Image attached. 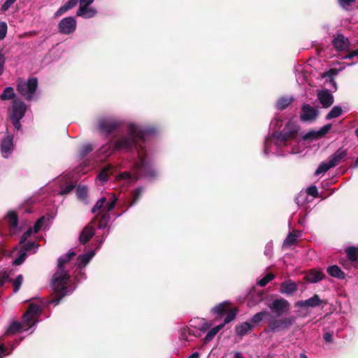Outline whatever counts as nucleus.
<instances>
[{"mask_svg": "<svg viewBox=\"0 0 358 358\" xmlns=\"http://www.w3.org/2000/svg\"><path fill=\"white\" fill-rule=\"evenodd\" d=\"M299 358H308V357L305 354H301Z\"/></svg>", "mask_w": 358, "mask_h": 358, "instance_id": "338daca9", "label": "nucleus"}, {"mask_svg": "<svg viewBox=\"0 0 358 358\" xmlns=\"http://www.w3.org/2000/svg\"><path fill=\"white\" fill-rule=\"evenodd\" d=\"M3 64H4V59H1L0 60V75L3 73Z\"/></svg>", "mask_w": 358, "mask_h": 358, "instance_id": "680f3d73", "label": "nucleus"}, {"mask_svg": "<svg viewBox=\"0 0 358 358\" xmlns=\"http://www.w3.org/2000/svg\"><path fill=\"white\" fill-rule=\"evenodd\" d=\"M270 316V313L268 312V311H261V312H259L256 314H255L251 318H250V323H251L252 324H253V327L262 322L264 317H268Z\"/></svg>", "mask_w": 358, "mask_h": 358, "instance_id": "f704fd0d", "label": "nucleus"}, {"mask_svg": "<svg viewBox=\"0 0 358 358\" xmlns=\"http://www.w3.org/2000/svg\"><path fill=\"white\" fill-rule=\"evenodd\" d=\"M281 120L279 117H274L270 124V127L273 130L277 129L280 126H281Z\"/></svg>", "mask_w": 358, "mask_h": 358, "instance_id": "8fccbe9b", "label": "nucleus"}, {"mask_svg": "<svg viewBox=\"0 0 358 358\" xmlns=\"http://www.w3.org/2000/svg\"><path fill=\"white\" fill-rule=\"evenodd\" d=\"M358 56V50L351 52L350 54L343 57V59H350L353 57Z\"/></svg>", "mask_w": 358, "mask_h": 358, "instance_id": "bf43d9fd", "label": "nucleus"}, {"mask_svg": "<svg viewBox=\"0 0 358 358\" xmlns=\"http://www.w3.org/2000/svg\"><path fill=\"white\" fill-rule=\"evenodd\" d=\"M78 2V0H69L64 5L67 7V9H71L73 8Z\"/></svg>", "mask_w": 358, "mask_h": 358, "instance_id": "6e6d98bb", "label": "nucleus"}, {"mask_svg": "<svg viewBox=\"0 0 358 358\" xmlns=\"http://www.w3.org/2000/svg\"><path fill=\"white\" fill-rule=\"evenodd\" d=\"M15 1L16 0H6L5 3L1 6V9L8 10Z\"/></svg>", "mask_w": 358, "mask_h": 358, "instance_id": "5fc2aeb1", "label": "nucleus"}, {"mask_svg": "<svg viewBox=\"0 0 358 358\" xmlns=\"http://www.w3.org/2000/svg\"><path fill=\"white\" fill-rule=\"evenodd\" d=\"M200 354L198 352H193L190 356L187 358H199Z\"/></svg>", "mask_w": 358, "mask_h": 358, "instance_id": "052dcab7", "label": "nucleus"}, {"mask_svg": "<svg viewBox=\"0 0 358 358\" xmlns=\"http://www.w3.org/2000/svg\"><path fill=\"white\" fill-rule=\"evenodd\" d=\"M234 358H244V357L240 352H236L234 353Z\"/></svg>", "mask_w": 358, "mask_h": 358, "instance_id": "e2e57ef3", "label": "nucleus"}, {"mask_svg": "<svg viewBox=\"0 0 358 358\" xmlns=\"http://www.w3.org/2000/svg\"><path fill=\"white\" fill-rule=\"evenodd\" d=\"M337 73H338L337 70L332 69H330L328 72L323 74L324 78H325V77L329 78V83L330 87L334 90H336L337 86H336V83L335 80L334 79L333 76L336 75Z\"/></svg>", "mask_w": 358, "mask_h": 358, "instance_id": "c9c22d12", "label": "nucleus"}, {"mask_svg": "<svg viewBox=\"0 0 358 358\" xmlns=\"http://www.w3.org/2000/svg\"><path fill=\"white\" fill-rule=\"evenodd\" d=\"M7 24L5 22L0 21V40H3L7 34Z\"/></svg>", "mask_w": 358, "mask_h": 358, "instance_id": "09e8293b", "label": "nucleus"}, {"mask_svg": "<svg viewBox=\"0 0 358 358\" xmlns=\"http://www.w3.org/2000/svg\"><path fill=\"white\" fill-rule=\"evenodd\" d=\"M295 98L293 96H282L277 100L275 103V108L279 110H285L292 104Z\"/></svg>", "mask_w": 358, "mask_h": 358, "instance_id": "a878e982", "label": "nucleus"}, {"mask_svg": "<svg viewBox=\"0 0 358 358\" xmlns=\"http://www.w3.org/2000/svg\"><path fill=\"white\" fill-rule=\"evenodd\" d=\"M271 248H272V246H271V244H267L266 245V250L265 252L266 255H268V252L271 249Z\"/></svg>", "mask_w": 358, "mask_h": 358, "instance_id": "0e129e2a", "label": "nucleus"}, {"mask_svg": "<svg viewBox=\"0 0 358 358\" xmlns=\"http://www.w3.org/2000/svg\"><path fill=\"white\" fill-rule=\"evenodd\" d=\"M229 302L224 301L211 308V313L222 316L228 309Z\"/></svg>", "mask_w": 358, "mask_h": 358, "instance_id": "72a5a7b5", "label": "nucleus"}, {"mask_svg": "<svg viewBox=\"0 0 358 358\" xmlns=\"http://www.w3.org/2000/svg\"><path fill=\"white\" fill-rule=\"evenodd\" d=\"M324 278V274L321 271L310 270L305 275V280L310 283H316Z\"/></svg>", "mask_w": 358, "mask_h": 358, "instance_id": "b1692460", "label": "nucleus"}, {"mask_svg": "<svg viewBox=\"0 0 358 358\" xmlns=\"http://www.w3.org/2000/svg\"><path fill=\"white\" fill-rule=\"evenodd\" d=\"M45 305L42 299H35L29 303L28 310L24 313L22 321L14 322L8 327L6 334H13L19 331L31 329L38 322V317Z\"/></svg>", "mask_w": 358, "mask_h": 358, "instance_id": "20e7f679", "label": "nucleus"}, {"mask_svg": "<svg viewBox=\"0 0 358 358\" xmlns=\"http://www.w3.org/2000/svg\"><path fill=\"white\" fill-rule=\"evenodd\" d=\"M90 170V168L87 167L85 163L81 164L74 171L73 173L67 174L61 176L58 178L59 182V194H66L75 187V184L78 178V176L76 175L85 174Z\"/></svg>", "mask_w": 358, "mask_h": 358, "instance_id": "0eeeda50", "label": "nucleus"}, {"mask_svg": "<svg viewBox=\"0 0 358 358\" xmlns=\"http://www.w3.org/2000/svg\"><path fill=\"white\" fill-rule=\"evenodd\" d=\"M22 282H23V276L22 275H18L16 278L13 281V292H17L22 284Z\"/></svg>", "mask_w": 358, "mask_h": 358, "instance_id": "37998d69", "label": "nucleus"}, {"mask_svg": "<svg viewBox=\"0 0 358 358\" xmlns=\"http://www.w3.org/2000/svg\"><path fill=\"white\" fill-rule=\"evenodd\" d=\"M45 222V217H41L37 222L35 223L33 228H29L22 236L20 238V243L22 245V250L24 252H29L34 253L36 252L38 245L36 243L35 241L29 240L31 236L34 234H36L43 227Z\"/></svg>", "mask_w": 358, "mask_h": 358, "instance_id": "6e6552de", "label": "nucleus"}, {"mask_svg": "<svg viewBox=\"0 0 358 358\" xmlns=\"http://www.w3.org/2000/svg\"><path fill=\"white\" fill-rule=\"evenodd\" d=\"M319 111L310 104H303L301 107L300 119L303 122H311L315 121L318 116Z\"/></svg>", "mask_w": 358, "mask_h": 358, "instance_id": "f3484780", "label": "nucleus"}, {"mask_svg": "<svg viewBox=\"0 0 358 358\" xmlns=\"http://www.w3.org/2000/svg\"><path fill=\"white\" fill-rule=\"evenodd\" d=\"M93 150V145L90 143L84 144L80 149L78 157L80 159L85 157L90 152Z\"/></svg>", "mask_w": 358, "mask_h": 358, "instance_id": "58836bf2", "label": "nucleus"}, {"mask_svg": "<svg viewBox=\"0 0 358 358\" xmlns=\"http://www.w3.org/2000/svg\"><path fill=\"white\" fill-rule=\"evenodd\" d=\"M18 93L27 101L36 99L37 97L38 80L36 78H29L27 80L19 78L16 85Z\"/></svg>", "mask_w": 358, "mask_h": 358, "instance_id": "1a4fd4ad", "label": "nucleus"}, {"mask_svg": "<svg viewBox=\"0 0 358 358\" xmlns=\"http://www.w3.org/2000/svg\"><path fill=\"white\" fill-rule=\"evenodd\" d=\"M238 310L236 308L230 310L224 318V323L215 327H213V321L204 318H194L192 322V325L202 332H206V334L203 338V341L205 343H208L215 338L226 324L229 323L235 319Z\"/></svg>", "mask_w": 358, "mask_h": 358, "instance_id": "39448f33", "label": "nucleus"}, {"mask_svg": "<svg viewBox=\"0 0 358 358\" xmlns=\"http://www.w3.org/2000/svg\"><path fill=\"white\" fill-rule=\"evenodd\" d=\"M76 195L80 200L85 201L87 196V188L85 185H78L76 189Z\"/></svg>", "mask_w": 358, "mask_h": 358, "instance_id": "a19ab883", "label": "nucleus"}, {"mask_svg": "<svg viewBox=\"0 0 358 358\" xmlns=\"http://www.w3.org/2000/svg\"><path fill=\"white\" fill-rule=\"evenodd\" d=\"M94 0H79V6H90Z\"/></svg>", "mask_w": 358, "mask_h": 358, "instance_id": "13d9d810", "label": "nucleus"}, {"mask_svg": "<svg viewBox=\"0 0 358 358\" xmlns=\"http://www.w3.org/2000/svg\"><path fill=\"white\" fill-rule=\"evenodd\" d=\"M327 271L329 275L338 279H344L345 277V274L336 265L329 266Z\"/></svg>", "mask_w": 358, "mask_h": 358, "instance_id": "473e14b6", "label": "nucleus"}, {"mask_svg": "<svg viewBox=\"0 0 358 358\" xmlns=\"http://www.w3.org/2000/svg\"><path fill=\"white\" fill-rule=\"evenodd\" d=\"M332 44L336 50L343 51L348 48L349 41L343 34H338L334 38Z\"/></svg>", "mask_w": 358, "mask_h": 358, "instance_id": "5701e85b", "label": "nucleus"}, {"mask_svg": "<svg viewBox=\"0 0 358 358\" xmlns=\"http://www.w3.org/2000/svg\"><path fill=\"white\" fill-rule=\"evenodd\" d=\"M94 235V229L92 226L85 227L82 231L79 241L83 244L86 243Z\"/></svg>", "mask_w": 358, "mask_h": 358, "instance_id": "c756f323", "label": "nucleus"}, {"mask_svg": "<svg viewBox=\"0 0 358 358\" xmlns=\"http://www.w3.org/2000/svg\"><path fill=\"white\" fill-rule=\"evenodd\" d=\"M97 129L103 134L109 135L115 131L124 130V133L119 135L113 145H103L99 151L101 157L106 158L115 151L136 152V159L131 164V172L124 171L116 176V180L122 185L129 186L134 184L141 177L154 179L158 171L153 166L152 154L147 148L144 141L145 134H153V127L126 122L115 117H103L97 121Z\"/></svg>", "mask_w": 358, "mask_h": 358, "instance_id": "f257e3e1", "label": "nucleus"}, {"mask_svg": "<svg viewBox=\"0 0 358 358\" xmlns=\"http://www.w3.org/2000/svg\"><path fill=\"white\" fill-rule=\"evenodd\" d=\"M76 26L77 22L73 17H66L59 22L58 31L62 34L69 35L76 31Z\"/></svg>", "mask_w": 358, "mask_h": 358, "instance_id": "dca6fc26", "label": "nucleus"}, {"mask_svg": "<svg viewBox=\"0 0 358 358\" xmlns=\"http://www.w3.org/2000/svg\"><path fill=\"white\" fill-rule=\"evenodd\" d=\"M296 238L297 236L295 234V233H289L283 242L284 246H290L293 245L296 242Z\"/></svg>", "mask_w": 358, "mask_h": 358, "instance_id": "79ce46f5", "label": "nucleus"}, {"mask_svg": "<svg viewBox=\"0 0 358 358\" xmlns=\"http://www.w3.org/2000/svg\"><path fill=\"white\" fill-rule=\"evenodd\" d=\"M27 257V252L23 251V250H21L19 253V255L17 256V257H16L13 261V264L14 265H20L22 264L25 259Z\"/></svg>", "mask_w": 358, "mask_h": 358, "instance_id": "c03bdc74", "label": "nucleus"}, {"mask_svg": "<svg viewBox=\"0 0 358 358\" xmlns=\"http://www.w3.org/2000/svg\"><path fill=\"white\" fill-rule=\"evenodd\" d=\"M324 340L327 343H331L333 341V334L330 332H326L324 334Z\"/></svg>", "mask_w": 358, "mask_h": 358, "instance_id": "4d7b16f0", "label": "nucleus"}, {"mask_svg": "<svg viewBox=\"0 0 358 358\" xmlns=\"http://www.w3.org/2000/svg\"><path fill=\"white\" fill-rule=\"evenodd\" d=\"M75 255V252L69 251L59 258L56 271L52 276V285L55 293L60 296L52 299L50 303L57 305L64 296L74 290L76 287L72 283L71 278L72 271L70 268H71V259Z\"/></svg>", "mask_w": 358, "mask_h": 358, "instance_id": "7ed1b4c3", "label": "nucleus"}, {"mask_svg": "<svg viewBox=\"0 0 358 358\" xmlns=\"http://www.w3.org/2000/svg\"><path fill=\"white\" fill-rule=\"evenodd\" d=\"M306 192L308 194L313 196V197H317L318 194L317 189L315 185L310 186L308 188H307Z\"/></svg>", "mask_w": 358, "mask_h": 358, "instance_id": "603ef678", "label": "nucleus"}, {"mask_svg": "<svg viewBox=\"0 0 358 358\" xmlns=\"http://www.w3.org/2000/svg\"><path fill=\"white\" fill-rule=\"evenodd\" d=\"M343 113V110L341 107L336 106L333 107L331 111L327 115L326 120H331L333 118H336L341 115Z\"/></svg>", "mask_w": 358, "mask_h": 358, "instance_id": "ea45409f", "label": "nucleus"}, {"mask_svg": "<svg viewBox=\"0 0 358 358\" xmlns=\"http://www.w3.org/2000/svg\"><path fill=\"white\" fill-rule=\"evenodd\" d=\"M355 134L358 137V128L355 130Z\"/></svg>", "mask_w": 358, "mask_h": 358, "instance_id": "774afa93", "label": "nucleus"}, {"mask_svg": "<svg viewBox=\"0 0 358 358\" xmlns=\"http://www.w3.org/2000/svg\"><path fill=\"white\" fill-rule=\"evenodd\" d=\"M355 168H358V157L356 159L355 164H354Z\"/></svg>", "mask_w": 358, "mask_h": 358, "instance_id": "69168bd1", "label": "nucleus"}, {"mask_svg": "<svg viewBox=\"0 0 358 358\" xmlns=\"http://www.w3.org/2000/svg\"><path fill=\"white\" fill-rule=\"evenodd\" d=\"M194 319L190 321V327L195 329L196 331H194V329H191L190 327L187 326L182 327L180 330V338L181 340H183L185 341H190L189 337L194 336V337H199L201 336V334L203 332L201 331L197 328L193 327L192 325V322Z\"/></svg>", "mask_w": 358, "mask_h": 358, "instance_id": "6ab92c4d", "label": "nucleus"}, {"mask_svg": "<svg viewBox=\"0 0 358 358\" xmlns=\"http://www.w3.org/2000/svg\"><path fill=\"white\" fill-rule=\"evenodd\" d=\"M8 279V274L4 270H0V287Z\"/></svg>", "mask_w": 358, "mask_h": 358, "instance_id": "3c124183", "label": "nucleus"}, {"mask_svg": "<svg viewBox=\"0 0 358 358\" xmlns=\"http://www.w3.org/2000/svg\"><path fill=\"white\" fill-rule=\"evenodd\" d=\"M69 10V9H67V7L64 4L55 13V17H58L61 16L62 15H63L64 13H65L66 12H67Z\"/></svg>", "mask_w": 358, "mask_h": 358, "instance_id": "864d4df0", "label": "nucleus"}, {"mask_svg": "<svg viewBox=\"0 0 358 358\" xmlns=\"http://www.w3.org/2000/svg\"><path fill=\"white\" fill-rule=\"evenodd\" d=\"M116 167L113 165H108L104 167L101 171L99 173L97 178L102 182H106L109 175L113 174L115 171Z\"/></svg>", "mask_w": 358, "mask_h": 358, "instance_id": "2f4dec72", "label": "nucleus"}, {"mask_svg": "<svg viewBox=\"0 0 358 358\" xmlns=\"http://www.w3.org/2000/svg\"><path fill=\"white\" fill-rule=\"evenodd\" d=\"M270 310L276 315L280 317L289 313L290 310V304L287 300L280 298L274 299L269 305Z\"/></svg>", "mask_w": 358, "mask_h": 358, "instance_id": "4468645a", "label": "nucleus"}, {"mask_svg": "<svg viewBox=\"0 0 358 358\" xmlns=\"http://www.w3.org/2000/svg\"><path fill=\"white\" fill-rule=\"evenodd\" d=\"M8 228L10 235L16 234L18 231L17 217L13 211L8 213L4 220L0 223V235H7L6 229Z\"/></svg>", "mask_w": 358, "mask_h": 358, "instance_id": "ddd939ff", "label": "nucleus"}, {"mask_svg": "<svg viewBox=\"0 0 358 358\" xmlns=\"http://www.w3.org/2000/svg\"><path fill=\"white\" fill-rule=\"evenodd\" d=\"M297 285L294 282L287 280L282 282L280 292L285 294H292L296 292Z\"/></svg>", "mask_w": 358, "mask_h": 358, "instance_id": "cd10ccee", "label": "nucleus"}, {"mask_svg": "<svg viewBox=\"0 0 358 358\" xmlns=\"http://www.w3.org/2000/svg\"><path fill=\"white\" fill-rule=\"evenodd\" d=\"M117 201V197L115 194H112L108 200L106 197H101L94 206L92 211L93 213H97L99 229H104L108 226L110 220L109 213L114 208Z\"/></svg>", "mask_w": 358, "mask_h": 358, "instance_id": "423d86ee", "label": "nucleus"}, {"mask_svg": "<svg viewBox=\"0 0 358 358\" xmlns=\"http://www.w3.org/2000/svg\"><path fill=\"white\" fill-rule=\"evenodd\" d=\"M274 278V275L272 273L266 274L264 278L260 279L258 282V285L261 287H264L267 285L271 280Z\"/></svg>", "mask_w": 358, "mask_h": 358, "instance_id": "a18cd8bd", "label": "nucleus"}, {"mask_svg": "<svg viewBox=\"0 0 358 358\" xmlns=\"http://www.w3.org/2000/svg\"><path fill=\"white\" fill-rule=\"evenodd\" d=\"M299 127L293 122H288L280 131H273L271 135L266 137L263 153L265 156L276 155L284 157L297 152Z\"/></svg>", "mask_w": 358, "mask_h": 358, "instance_id": "f03ea898", "label": "nucleus"}, {"mask_svg": "<svg viewBox=\"0 0 358 358\" xmlns=\"http://www.w3.org/2000/svg\"><path fill=\"white\" fill-rule=\"evenodd\" d=\"M97 13V10L90 6H79L76 12V15L85 19L92 18Z\"/></svg>", "mask_w": 358, "mask_h": 358, "instance_id": "412c9836", "label": "nucleus"}, {"mask_svg": "<svg viewBox=\"0 0 358 358\" xmlns=\"http://www.w3.org/2000/svg\"><path fill=\"white\" fill-rule=\"evenodd\" d=\"M95 255V251H89L86 253L79 255L78 258V268H80L81 267L85 266L90 260L93 258Z\"/></svg>", "mask_w": 358, "mask_h": 358, "instance_id": "c85d7f7f", "label": "nucleus"}, {"mask_svg": "<svg viewBox=\"0 0 358 358\" xmlns=\"http://www.w3.org/2000/svg\"><path fill=\"white\" fill-rule=\"evenodd\" d=\"M348 155L347 150L338 149L336 152L331 155L328 160L322 162L317 167L315 172V175L318 176L329 171L330 169L335 167L343 160Z\"/></svg>", "mask_w": 358, "mask_h": 358, "instance_id": "9b49d317", "label": "nucleus"}, {"mask_svg": "<svg viewBox=\"0 0 358 358\" xmlns=\"http://www.w3.org/2000/svg\"><path fill=\"white\" fill-rule=\"evenodd\" d=\"M345 252L350 261L355 262L358 259V247H348L346 248Z\"/></svg>", "mask_w": 358, "mask_h": 358, "instance_id": "4c0bfd02", "label": "nucleus"}, {"mask_svg": "<svg viewBox=\"0 0 358 358\" xmlns=\"http://www.w3.org/2000/svg\"><path fill=\"white\" fill-rule=\"evenodd\" d=\"M143 192V189L142 187H138L136 189L133 190L131 192V196L126 201V204H128L129 207L134 205L138 199L141 198Z\"/></svg>", "mask_w": 358, "mask_h": 358, "instance_id": "7c9ffc66", "label": "nucleus"}, {"mask_svg": "<svg viewBox=\"0 0 358 358\" xmlns=\"http://www.w3.org/2000/svg\"><path fill=\"white\" fill-rule=\"evenodd\" d=\"M296 321L294 316H288L280 319L271 317L268 320V326L264 329V332H276L286 329L291 327Z\"/></svg>", "mask_w": 358, "mask_h": 358, "instance_id": "f8f14e48", "label": "nucleus"}, {"mask_svg": "<svg viewBox=\"0 0 358 358\" xmlns=\"http://www.w3.org/2000/svg\"><path fill=\"white\" fill-rule=\"evenodd\" d=\"M317 98L324 108L329 107L334 103V96L327 90L319 91L317 92Z\"/></svg>", "mask_w": 358, "mask_h": 358, "instance_id": "aec40b11", "label": "nucleus"}, {"mask_svg": "<svg viewBox=\"0 0 358 358\" xmlns=\"http://www.w3.org/2000/svg\"><path fill=\"white\" fill-rule=\"evenodd\" d=\"M322 303V301L317 294H315L313 296L304 300L299 301L296 303L297 307H317L319 306Z\"/></svg>", "mask_w": 358, "mask_h": 358, "instance_id": "4be33fe9", "label": "nucleus"}, {"mask_svg": "<svg viewBox=\"0 0 358 358\" xmlns=\"http://www.w3.org/2000/svg\"><path fill=\"white\" fill-rule=\"evenodd\" d=\"M332 127L331 124H327L317 130H310L305 134L302 138L304 141H313L320 139L326 136Z\"/></svg>", "mask_w": 358, "mask_h": 358, "instance_id": "a211bd4d", "label": "nucleus"}, {"mask_svg": "<svg viewBox=\"0 0 358 358\" xmlns=\"http://www.w3.org/2000/svg\"><path fill=\"white\" fill-rule=\"evenodd\" d=\"M19 341H17L15 344V345H11V350L10 351H7V348L2 344L0 343V358H3L4 356L10 354L11 352V350L17 345H18Z\"/></svg>", "mask_w": 358, "mask_h": 358, "instance_id": "de8ad7c7", "label": "nucleus"}, {"mask_svg": "<svg viewBox=\"0 0 358 358\" xmlns=\"http://www.w3.org/2000/svg\"><path fill=\"white\" fill-rule=\"evenodd\" d=\"M339 5L345 10H349L351 5L355 0H338Z\"/></svg>", "mask_w": 358, "mask_h": 358, "instance_id": "49530a36", "label": "nucleus"}, {"mask_svg": "<svg viewBox=\"0 0 358 358\" xmlns=\"http://www.w3.org/2000/svg\"><path fill=\"white\" fill-rule=\"evenodd\" d=\"M15 97L14 90L12 87H7L0 96V99L3 101L10 100Z\"/></svg>", "mask_w": 358, "mask_h": 358, "instance_id": "e433bc0d", "label": "nucleus"}, {"mask_svg": "<svg viewBox=\"0 0 358 358\" xmlns=\"http://www.w3.org/2000/svg\"><path fill=\"white\" fill-rule=\"evenodd\" d=\"M15 148L13 136L11 134L6 135L0 141V152L3 158L10 157Z\"/></svg>", "mask_w": 358, "mask_h": 358, "instance_id": "2eb2a0df", "label": "nucleus"}, {"mask_svg": "<svg viewBox=\"0 0 358 358\" xmlns=\"http://www.w3.org/2000/svg\"><path fill=\"white\" fill-rule=\"evenodd\" d=\"M26 111L27 106L22 101L17 99L13 101L9 117L15 129L17 131L22 130L20 120L24 116Z\"/></svg>", "mask_w": 358, "mask_h": 358, "instance_id": "9d476101", "label": "nucleus"}, {"mask_svg": "<svg viewBox=\"0 0 358 358\" xmlns=\"http://www.w3.org/2000/svg\"><path fill=\"white\" fill-rule=\"evenodd\" d=\"M253 329V324L249 322H244L236 326L235 331L237 336L242 338Z\"/></svg>", "mask_w": 358, "mask_h": 358, "instance_id": "393cba45", "label": "nucleus"}, {"mask_svg": "<svg viewBox=\"0 0 358 358\" xmlns=\"http://www.w3.org/2000/svg\"><path fill=\"white\" fill-rule=\"evenodd\" d=\"M248 306L252 307L257 305L263 300L262 291H252L248 295Z\"/></svg>", "mask_w": 358, "mask_h": 358, "instance_id": "bb28decb", "label": "nucleus"}]
</instances>
